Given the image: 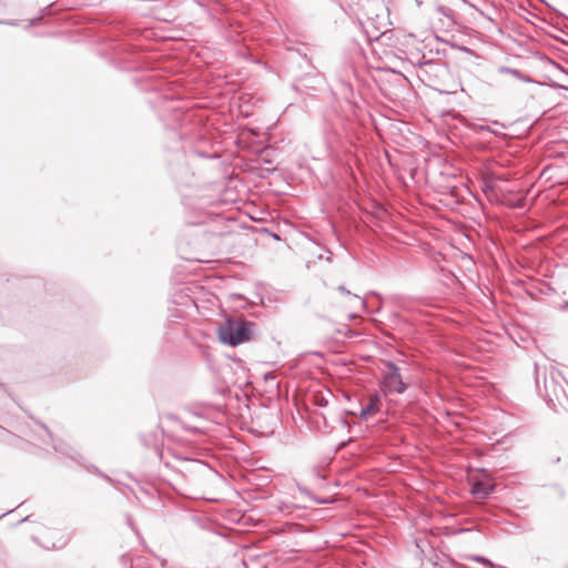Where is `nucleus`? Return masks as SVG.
Wrapping results in <instances>:
<instances>
[{
    "instance_id": "f257e3e1",
    "label": "nucleus",
    "mask_w": 568,
    "mask_h": 568,
    "mask_svg": "<svg viewBox=\"0 0 568 568\" xmlns=\"http://www.w3.org/2000/svg\"><path fill=\"white\" fill-rule=\"evenodd\" d=\"M253 324L243 320L227 318L217 328L219 339L230 346H237L251 339Z\"/></svg>"
},
{
    "instance_id": "f03ea898",
    "label": "nucleus",
    "mask_w": 568,
    "mask_h": 568,
    "mask_svg": "<svg viewBox=\"0 0 568 568\" xmlns=\"http://www.w3.org/2000/svg\"><path fill=\"white\" fill-rule=\"evenodd\" d=\"M410 385L409 377L394 362H386L382 378L384 394H404Z\"/></svg>"
},
{
    "instance_id": "7ed1b4c3",
    "label": "nucleus",
    "mask_w": 568,
    "mask_h": 568,
    "mask_svg": "<svg viewBox=\"0 0 568 568\" xmlns=\"http://www.w3.org/2000/svg\"><path fill=\"white\" fill-rule=\"evenodd\" d=\"M381 397L378 394L369 396L368 403L361 410V418L366 419L367 417L375 415L381 409Z\"/></svg>"
},
{
    "instance_id": "20e7f679",
    "label": "nucleus",
    "mask_w": 568,
    "mask_h": 568,
    "mask_svg": "<svg viewBox=\"0 0 568 568\" xmlns=\"http://www.w3.org/2000/svg\"><path fill=\"white\" fill-rule=\"evenodd\" d=\"M494 489L489 480H477L471 486V494L477 498H486Z\"/></svg>"
},
{
    "instance_id": "39448f33",
    "label": "nucleus",
    "mask_w": 568,
    "mask_h": 568,
    "mask_svg": "<svg viewBox=\"0 0 568 568\" xmlns=\"http://www.w3.org/2000/svg\"><path fill=\"white\" fill-rule=\"evenodd\" d=\"M499 72L500 73H508V74H511L513 77L519 79V80H523V81H528V78L523 75L521 72L517 69H511V68H508V67H501L499 69Z\"/></svg>"
},
{
    "instance_id": "423d86ee",
    "label": "nucleus",
    "mask_w": 568,
    "mask_h": 568,
    "mask_svg": "<svg viewBox=\"0 0 568 568\" xmlns=\"http://www.w3.org/2000/svg\"><path fill=\"white\" fill-rule=\"evenodd\" d=\"M469 559L480 562V564H484L489 567H494V564L490 560H488L487 558L480 557V556H470Z\"/></svg>"
},
{
    "instance_id": "0eeeda50",
    "label": "nucleus",
    "mask_w": 568,
    "mask_h": 568,
    "mask_svg": "<svg viewBox=\"0 0 568 568\" xmlns=\"http://www.w3.org/2000/svg\"><path fill=\"white\" fill-rule=\"evenodd\" d=\"M174 457L176 459H179L180 462H192V463L202 462L199 457H195V456H178V455H174Z\"/></svg>"
},
{
    "instance_id": "6e6552de",
    "label": "nucleus",
    "mask_w": 568,
    "mask_h": 568,
    "mask_svg": "<svg viewBox=\"0 0 568 568\" xmlns=\"http://www.w3.org/2000/svg\"><path fill=\"white\" fill-rule=\"evenodd\" d=\"M438 11L446 16V17H450L452 16V10L449 8H446V7H439L438 8Z\"/></svg>"
},
{
    "instance_id": "1a4fd4ad",
    "label": "nucleus",
    "mask_w": 568,
    "mask_h": 568,
    "mask_svg": "<svg viewBox=\"0 0 568 568\" xmlns=\"http://www.w3.org/2000/svg\"><path fill=\"white\" fill-rule=\"evenodd\" d=\"M338 291H339L342 294H345V295H348V296H351V295H352V293H351L348 290H346V287H345V286H343V285L338 286Z\"/></svg>"
},
{
    "instance_id": "9d476101",
    "label": "nucleus",
    "mask_w": 568,
    "mask_h": 568,
    "mask_svg": "<svg viewBox=\"0 0 568 568\" xmlns=\"http://www.w3.org/2000/svg\"><path fill=\"white\" fill-rule=\"evenodd\" d=\"M536 374H537V376H536V384L539 387V368H538L537 365H536Z\"/></svg>"
},
{
    "instance_id": "9b49d317",
    "label": "nucleus",
    "mask_w": 568,
    "mask_h": 568,
    "mask_svg": "<svg viewBox=\"0 0 568 568\" xmlns=\"http://www.w3.org/2000/svg\"><path fill=\"white\" fill-rule=\"evenodd\" d=\"M156 456L161 459L164 458L163 452L159 449H156Z\"/></svg>"
},
{
    "instance_id": "f8f14e48",
    "label": "nucleus",
    "mask_w": 568,
    "mask_h": 568,
    "mask_svg": "<svg viewBox=\"0 0 568 568\" xmlns=\"http://www.w3.org/2000/svg\"><path fill=\"white\" fill-rule=\"evenodd\" d=\"M353 296H354L355 298L359 300V302H361V304H362V305H364V304H365L364 300H361L357 295H353Z\"/></svg>"
},
{
    "instance_id": "ddd939ff",
    "label": "nucleus",
    "mask_w": 568,
    "mask_h": 568,
    "mask_svg": "<svg viewBox=\"0 0 568 568\" xmlns=\"http://www.w3.org/2000/svg\"><path fill=\"white\" fill-rule=\"evenodd\" d=\"M549 386L550 385L548 384L547 379H545V388H546V390H548Z\"/></svg>"
},
{
    "instance_id": "4468645a",
    "label": "nucleus",
    "mask_w": 568,
    "mask_h": 568,
    "mask_svg": "<svg viewBox=\"0 0 568 568\" xmlns=\"http://www.w3.org/2000/svg\"><path fill=\"white\" fill-rule=\"evenodd\" d=\"M565 307H568V302H566Z\"/></svg>"
}]
</instances>
